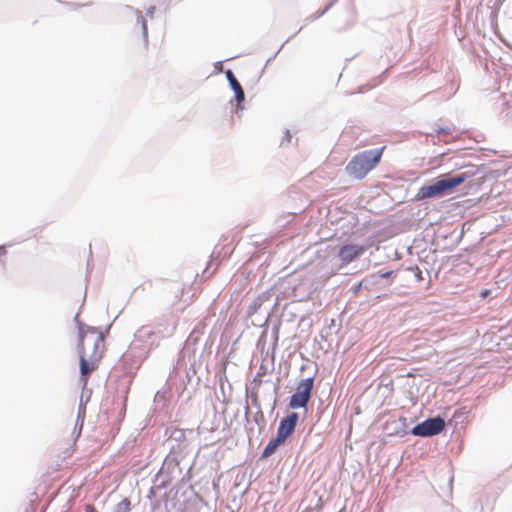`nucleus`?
I'll use <instances>...</instances> for the list:
<instances>
[{"label": "nucleus", "mask_w": 512, "mask_h": 512, "mask_svg": "<svg viewBox=\"0 0 512 512\" xmlns=\"http://www.w3.org/2000/svg\"><path fill=\"white\" fill-rule=\"evenodd\" d=\"M226 77L229 81L231 88L235 92V97H236L237 103L239 105L245 99L244 91L231 70L226 71Z\"/></svg>", "instance_id": "obj_8"}, {"label": "nucleus", "mask_w": 512, "mask_h": 512, "mask_svg": "<svg viewBox=\"0 0 512 512\" xmlns=\"http://www.w3.org/2000/svg\"><path fill=\"white\" fill-rule=\"evenodd\" d=\"M468 178L466 173L459 174L452 178L440 179L436 182L422 186L417 192V199L440 197L449 194L454 189L464 183Z\"/></svg>", "instance_id": "obj_3"}, {"label": "nucleus", "mask_w": 512, "mask_h": 512, "mask_svg": "<svg viewBox=\"0 0 512 512\" xmlns=\"http://www.w3.org/2000/svg\"><path fill=\"white\" fill-rule=\"evenodd\" d=\"M143 28H144V30H146V23H145V21H143Z\"/></svg>", "instance_id": "obj_18"}, {"label": "nucleus", "mask_w": 512, "mask_h": 512, "mask_svg": "<svg viewBox=\"0 0 512 512\" xmlns=\"http://www.w3.org/2000/svg\"><path fill=\"white\" fill-rule=\"evenodd\" d=\"M366 248L358 244H346L340 247L338 256L343 264L347 265L364 254Z\"/></svg>", "instance_id": "obj_6"}, {"label": "nucleus", "mask_w": 512, "mask_h": 512, "mask_svg": "<svg viewBox=\"0 0 512 512\" xmlns=\"http://www.w3.org/2000/svg\"><path fill=\"white\" fill-rule=\"evenodd\" d=\"M323 14H324V11H321L320 13H318V16H317V17H319V16H321V15H323Z\"/></svg>", "instance_id": "obj_17"}, {"label": "nucleus", "mask_w": 512, "mask_h": 512, "mask_svg": "<svg viewBox=\"0 0 512 512\" xmlns=\"http://www.w3.org/2000/svg\"><path fill=\"white\" fill-rule=\"evenodd\" d=\"M445 428V421L440 416L429 418L412 429V434L421 437H428L439 434Z\"/></svg>", "instance_id": "obj_4"}, {"label": "nucleus", "mask_w": 512, "mask_h": 512, "mask_svg": "<svg viewBox=\"0 0 512 512\" xmlns=\"http://www.w3.org/2000/svg\"><path fill=\"white\" fill-rule=\"evenodd\" d=\"M392 273H393V271L380 272L379 276L381 278H388V277H390L392 275Z\"/></svg>", "instance_id": "obj_10"}, {"label": "nucleus", "mask_w": 512, "mask_h": 512, "mask_svg": "<svg viewBox=\"0 0 512 512\" xmlns=\"http://www.w3.org/2000/svg\"><path fill=\"white\" fill-rule=\"evenodd\" d=\"M77 350L80 360L79 382L85 388L91 374L99 368L106 350L105 335L102 330L80 326Z\"/></svg>", "instance_id": "obj_1"}, {"label": "nucleus", "mask_w": 512, "mask_h": 512, "mask_svg": "<svg viewBox=\"0 0 512 512\" xmlns=\"http://www.w3.org/2000/svg\"><path fill=\"white\" fill-rule=\"evenodd\" d=\"M313 383V378L304 379L299 383L297 391L292 395L290 399L289 406L291 408H302L307 405L311 397Z\"/></svg>", "instance_id": "obj_5"}, {"label": "nucleus", "mask_w": 512, "mask_h": 512, "mask_svg": "<svg viewBox=\"0 0 512 512\" xmlns=\"http://www.w3.org/2000/svg\"><path fill=\"white\" fill-rule=\"evenodd\" d=\"M385 146L356 154L346 166L347 173L355 179H363L380 162Z\"/></svg>", "instance_id": "obj_2"}, {"label": "nucleus", "mask_w": 512, "mask_h": 512, "mask_svg": "<svg viewBox=\"0 0 512 512\" xmlns=\"http://www.w3.org/2000/svg\"><path fill=\"white\" fill-rule=\"evenodd\" d=\"M284 442H280V441H277V437H275L274 439H272L267 445L266 447L264 448L263 452H262V456L264 458L266 457H269L270 455H272L276 450L277 448L282 445Z\"/></svg>", "instance_id": "obj_9"}, {"label": "nucleus", "mask_w": 512, "mask_h": 512, "mask_svg": "<svg viewBox=\"0 0 512 512\" xmlns=\"http://www.w3.org/2000/svg\"><path fill=\"white\" fill-rule=\"evenodd\" d=\"M362 284L363 283L360 282L357 286L354 287V289H353L354 294H357L360 291V289L362 288Z\"/></svg>", "instance_id": "obj_13"}, {"label": "nucleus", "mask_w": 512, "mask_h": 512, "mask_svg": "<svg viewBox=\"0 0 512 512\" xmlns=\"http://www.w3.org/2000/svg\"><path fill=\"white\" fill-rule=\"evenodd\" d=\"M323 14H324V11H321L320 13H318V16H317V17H319V16H321V15H323Z\"/></svg>", "instance_id": "obj_16"}, {"label": "nucleus", "mask_w": 512, "mask_h": 512, "mask_svg": "<svg viewBox=\"0 0 512 512\" xmlns=\"http://www.w3.org/2000/svg\"><path fill=\"white\" fill-rule=\"evenodd\" d=\"M323 14H324V11H321L320 13H318V16H317V17H319V16H321V15H323Z\"/></svg>", "instance_id": "obj_15"}, {"label": "nucleus", "mask_w": 512, "mask_h": 512, "mask_svg": "<svg viewBox=\"0 0 512 512\" xmlns=\"http://www.w3.org/2000/svg\"><path fill=\"white\" fill-rule=\"evenodd\" d=\"M85 511L86 512H98L93 505H86Z\"/></svg>", "instance_id": "obj_11"}, {"label": "nucleus", "mask_w": 512, "mask_h": 512, "mask_svg": "<svg viewBox=\"0 0 512 512\" xmlns=\"http://www.w3.org/2000/svg\"><path fill=\"white\" fill-rule=\"evenodd\" d=\"M122 504L125 506V508H126L127 510H129V507H130V500H129L128 498H124V499L122 500Z\"/></svg>", "instance_id": "obj_12"}, {"label": "nucleus", "mask_w": 512, "mask_h": 512, "mask_svg": "<svg viewBox=\"0 0 512 512\" xmlns=\"http://www.w3.org/2000/svg\"><path fill=\"white\" fill-rule=\"evenodd\" d=\"M298 421V414L291 413L287 417L283 418L280 421L278 430H277V441L285 442L286 439L293 433L295 430L296 424Z\"/></svg>", "instance_id": "obj_7"}, {"label": "nucleus", "mask_w": 512, "mask_h": 512, "mask_svg": "<svg viewBox=\"0 0 512 512\" xmlns=\"http://www.w3.org/2000/svg\"><path fill=\"white\" fill-rule=\"evenodd\" d=\"M489 295H490V290H489V289H485V290H483V291L481 292V296H482L483 298H486V297H488Z\"/></svg>", "instance_id": "obj_14"}]
</instances>
